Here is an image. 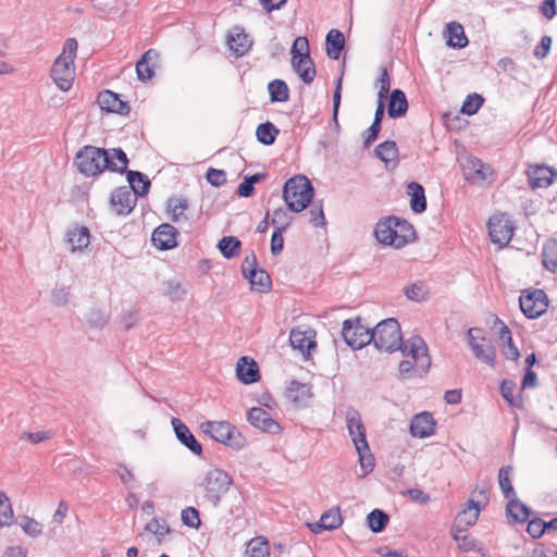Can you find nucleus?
<instances>
[{"label":"nucleus","instance_id":"1","mask_svg":"<svg viewBox=\"0 0 557 557\" xmlns=\"http://www.w3.org/2000/svg\"><path fill=\"white\" fill-rule=\"evenodd\" d=\"M372 343L379 350L387 352L400 350L404 356L412 357L422 371L431 367V357L423 338L412 336L404 342L400 325L394 318L385 319L375 325L372 330Z\"/></svg>","mask_w":557,"mask_h":557},{"label":"nucleus","instance_id":"2","mask_svg":"<svg viewBox=\"0 0 557 557\" xmlns=\"http://www.w3.org/2000/svg\"><path fill=\"white\" fill-rule=\"evenodd\" d=\"M77 47L76 39H66L63 45L62 53L54 60L50 70L52 81L63 91L71 89L74 81V59L76 57Z\"/></svg>","mask_w":557,"mask_h":557},{"label":"nucleus","instance_id":"3","mask_svg":"<svg viewBox=\"0 0 557 557\" xmlns=\"http://www.w3.org/2000/svg\"><path fill=\"white\" fill-rule=\"evenodd\" d=\"M74 164L85 176H95L104 170H114L110 150L94 146H84L75 156Z\"/></svg>","mask_w":557,"mask_h":557},{"label":"nucleus","instance_id":"4","mask_svg":"<svg viewBox=\"0 0 557 557\" xmlns=\"http://www.w3.org/2000/svg\"><path fill=\"white\" fill-rule=\"evenodd\" d=\"M314 188L304 175H296L286 181L283 189V199L293 212H301L312 201Z\"/></svg>","mask_w":557,"mask_h":557},{"label":"nucleus","instance_id":"5","mask_svg":"<svg viewBox=\"0 0 557 557\" xmlns=\"http://www.w3.org/2000/svg\"><path fill=\"white\" fill-rule=\"evenodd\" d=\"M232 483V476L224 470L212 469L208 471L200 483V487L203 491V499L212 504L213 507H218Z\"/></svg>","mask_w":557,"mask_h":557},{"label":"nucleus","instance_id":"6","mask_svg":"<svg viewBox=\"0 0 557 557\" xmlns=\"http://www.w3.org/2000/svg\"><path fill=\"white\" fill-rule=\"evenodd\" d=\"M201 430L214 441L235 450L246 445V438L227 421H207L201 424Z\"/></svg>","mask_w":557,"mask_h":557},{"label":"nucleus","instance_id":"7","mask_svg":"<svg viewBox=\"0 0 557 557\" xmlns=\"http://www.w3.org/2000/svg\"><path fill=\"white\" fill-rule=\"evenodd\" d=\"M292 66L305 84H311L317 71L309 54V44L306 37H297L292 47Z\"/></svg>","mask_w":557,"mask_h":557},{"label":"nucleus","instance_id":"8","mask_svg":"<svg viewBox=\"0 0 557 557\" xmlns=\"http://www.w3.org/2000/svg\"><path fill=\"white\" fill-rule=\"evenodd\" d=\"M242 274L250 283L251 289L259 293L271 290V277L265 270L259 267L257 256L253 251L245 257L242 263Z\"/></svg>","mask_w":557,"mask_h":557},{"label":"nucleus","instance_id":"9","mask_svg":"<svg viewBox=\"0 0 557 557\" xmlns=\"http://www.w3.org/2000/svg\"><path fill=\"white\" fill-rule=\"evenodd\" d=\"M472 495L478 496L479 499L470 498L466 503L465 508L457 515L451 527L467 531L468 528L476 523L481 509L485 508L488 504V497L484 490H474Z\"/></svg>","mask_w":557,"mask_h":557},{"label":"nucleus","instance_id":"10","mask_svg":"<svg viewBox=\"0 0 557 557\" xmlns=\"http://www.w3.org/2000/svg\"><path fill=\"white\" fill-rule=\"evenodd\" d=\"M520 309L528 319H537L548 308V297L543 289H525L519 298Z\"/></svg>","mask_w":557,"mask_h":557},{"label":"nucleus","instance_id":"11","mask_svg":"<svg viewBox=\"0 0 557 557\" xmlns=\"http://www.w3.org/2000/svg\"><path fill=\"white\" fill-rule=\"evenodd\" d=\"M482 329L480 327H471L468 330V341L471 347V350L475 358L490 366L491 368L495 367L496 359V349L492 344V341L480 336L482 333Z\"/></svg>","mask_w":557,"mask_h":557},{"label":"nucleus","instance_id":"12","mask_svg":"<svg viewBox=\"0 0 557 557\" xmlns=\"http://www.w3.org/2000/svg\"><path fill=\"white\" fill-rule=\"evenodd\" d=\"M342 336L352 349H361L372 343V330L363 326L359 318L343 322Z\"/></svg>","mask_w":557,"mask_h":557},{"label":"nucleus","instance_id":"13","mask_svg":"<svg viewBox=\"0 0 557 557\" xmlns=\"http://www.w3.org/2000/svg\"><path fill=\"white\" fill-rule=\"evenodd\" d=\"M346 423L349 435L358 453L369 451V445L366 436V428L361 421L360 413L355 408H348L346 411Z\"/></svg>","mask_w":557,"mask_h":557},{"label":"nucleus","instance_id":"14","mask_svg":"<svg viewBox=\"0 0 557 557\" xmlns=\"http://www.w3.org/2000/svg\"><path fill=\"white\" fill-rule=\"evenodd\" d=\"M525 174L531 189L547 188L557 181V170L545 164L529 165Z\"/></svg>","mask_w":557,"mask_h":557},{"label":"nucleus","instance_id":"15","mask_svg":"<svg viewBox=\"0 0 557 557\" xmlns=\"http://www.w3.org/2000/svg\"><path fill=\"white\" fill-rule=\"evenodd\" d=\"M513 234V226L505 214L494 215L488 221L491 240L500 246L507 245Z\"/></svg>","mask_w":557,"mask_h":557},{"label":"nucleus","instance_id":"16","mask_svg":"<svg viewBox=\"0 0 557 557\" xmlns=\"http://www.w3.org/2000/svg\"><path fill=\"white\" fill-rule=\"evenodd\" d=\"M137 201V195L128 186L114 189L110 202L119 215H127L132 212Z\"/></svg>","mask_w":557,"mask_h":557},{"label":"nucleus","instance_id":"17","mask_svg":"<svg viewBox=\"0 0 557 557\" xmlns=\"http://www.w3.org/2000/svg\"><path fill=\"white\" fill-rule=\"evenodd\" d=\"M248 422L256 429L270 434H277L282 428L271 416L261 407H252L247 413Z\"/></svg>","mask_w":557,"mask_h":557},{"label":"nucleus","instance_id":"18","mask_svg":"<svg viewBox=\"0 0 557 557\" xmlns=\"http://www.w3.org/2000/svg\"><path fill=\"white\" fill-rule=\"evenodd\" d=\"M178 232L169 223H163L158 226L152 233L153 245L161 250H169L176 247Z\"/></svg>","mask_w":557,"mask_h":557},{"label":"nucleus","instance_id":"19","mask_svg":"<svg viewBox=\"0 0 557 557\" xmlns=\"http://www.w3.org/2000/svg\"><path fill=\"white\" fill-rule=\"evenodd\" d=\"M285 397L297 408L306 407L312 397L311 386L292 380L286 387Z\"/></svg>","mask_w":557,"mask_h":557},{"label":"nucleus","instance_id":"20","mask_svg":"<svg viewBox=\"0 0 557 557\" xmlns=\"http://www.w3.org/2000/svg\"><path fill=\"white\" fill-rule=\"evenodd\" d=\"M171 423L173 425L176 438L193 454L201 456L202 446L189 431L188 426L178 418H172Z\"/></svg>","mask_w":557,"mask_h":557},{"label":"nucleus","instance_id":"21","mask_svg":"<svg viewBox=\"0 0 557 557\" xmlns=\"http://www.w3.org/2000/svg\"><path fill=\"white\" fill-rule=\"evenodd\" d=\"M97 101L101 110L107 112L119 113L122 115H126L129 112L127 102L120 99L119 95L111 90L100 91Z\"/></svg>","mask_w":557,"mask_h":557},{"label":"nucleus","instance_id":"22","mask_svg":"<svg viewBox=\"0 0 557 557\" xmlns=\"http://www.w3.org/2000/svg\"><path fill=\"white\" fill-rule=\"evenodd\" d=\"M314 335L315 333L311 329L307 331L293 329L289 334V343L294 349L299 350L304 356H309L310 350L317 346L313 339Z\"/></svg>","mask_w":557,"mask_h":557},{"label":"nucleus","instance_id":"23","mask_svg":"<svg viewBox=\"0 0 557 557\" xmlns=\"http://www.w3.org/2000/svg\"><path fill=\"white\" fill-rule=\"evenodd\" d=\"M435 420L428 411L416 414L410 423V433L414 437L424 438L434 433Z\"/></svg>","mask_w":557,"mask_h":557},{"label":"nucleus","instance_id":"24","mask_svg":"<svg viewBox=\"0 0 557 557\" xmlns=\"http://www.w3.org/2000/svg\"><path fill=\"white\" fill-rule=\"evenodd\" d=\"M388 221H393V226L396 231V248H401L417 239L416 230L407 220L391 215L388 216Z\"/></svg>","mask_w":557,"mask_h":557},{"label":"nucleus","instance_id":"25","mask_svg":"<svg viewBox=\"0 0 557 557\" xmlns=\"http://www.w3.org/2000/svg\"><path fill=\"white\" fill-rule=\"evenodd\" d=\"M450 535L454 541L457 543L458 548L463 553L469 552H478L481 553L482 556H485L483 552L484 546L483 543L479 540L470 536L467 531L457 529V527L450 528Z\"/></svg>","mask_w":557,"mask_h":557},{"label":"nucleus","instance_id":"26","mask_svg":"<svg viewBox=\"0 0 557 557\" xmlns=\"http://www.w3.org/2000/svg\"><path fill=\"white\" fill-rule=\"evenodd\" d=\"M236 373L238 380L244 384L256 383L260 380L259 367L257 362L249 357L239 358Z\"/></svg>","mask_w":557,"mask_h":557},{"label":"nucleus","instance_id":"27","mask_svg":"<svg viewBox=\"0 0 557 557\" xmlns=\"http://www.w3.org/2000/svg\"><path fill=\"white\" fill-rule=\"evenodd\" d=\"M387 114L391 119H398L406 115L408 111V100L401 89H393L387 96Z\"/></svg>","mask_w":557,"mask_h":557},{"label":"nucleus","instance_id":"28","mask_svg":"<svg viewBox=\"0 0 557 557\" xmlns=\"http://www.w3.org/2000/svg\"><path fill=\"white\" fill-rule=\"evenodd\" d=\"M66 243L72 252L83 251L90 243V233L86 226H75L66 232Z\"/></svg>","mask_w":557,"mask_h":557},{"label":"nucleus","instance_id":"29","mask_svg":"<svg viewBox=\"0 0 557 557\" xmlns=\"http://www.w3.org/2000/svg\"><path fill=\"white\" fill-rule=\"evenodd\" d=\"M159 53L154 49H148L136 63L137 78L141 82L149 81L154 74V63Z\"/></svg>","mask_w":557,"mask_h":557},{"label":"nucleus","instance_id":"30","mask_svg":"<svg viewBox=\"0 0 557 557\" xmlns=\"http://www.w3.org/2000/svg\"><path fill=\"white\" fill-rule=\"evenodd\" d=\"M532 511L520 499L511 497L506 505V516L509 523L525 522L529 520Z\"/></svg>","mask_w":557,"mask_h":557},{"label":"nucleus","instance_id":"31","mask_svg":"<svg viewBox=\"0 0 557 557\" xmlns=\"http://www.w3.org/2000/svg\"><path fill=\"white\" fill-rule=\"evenodd\" d=\"M443 35L446 38L448 47L461 49L468 45V38L465 34L463 27L457 22L448 23Z\"/></svg>","mask_w":557,"mask_h":557},{"label":"nucleus","instance_id":"32","mask_svg":"<svg viewBox=\"0 0 557 557\" xmlns=\"http://www.w3.org/2000/svg\"><path fill=\"white\" fill-rule=\"evenodd\" d=\"M342 523L343 518L339 509L332 508L321 516L319 522L310 524V528L313 533H320L323 530H335L339 528Z\"/></svg>","mask_w":557,"mask_h":557},{"label":"nucleus","instance_id":"33","mask_svg":"<svg viewBox=\"0 0 557 557\" xmlns=\"http://www.w3.org/2000/svg\"><path fill=\"white\" fill-rule=\"evenodd\" d=\"M375 238L383 245H391L396 248L397 236L393 226V221H388V216L380 220L374 228Z\"/></svg>","mask_w":557,"mask_h":557},{"label":"nucleus","instance_id":"34","mask_svg":"<svg viewBox=\"0 0 557 557\" xmlns=\"http://www.w3.org/2000/svg\"><path fill=\"white\" fill-rule=\"evenodd\" d=\"M344 46L345 37L341 30L333 28L326 34L325 49L330 59L337 60L344 49Z\"/></svg>","mask_w":557,"mask_h":557},{"label":"nucleus","instance_id":"35","mask_svg":"<svg viewBox=\"0 0 557 557\" xmlns=\"http://www.w3.org/2000/svg\"><path fill=\"white\" fill-rule=\"evenodd\" d=\"M407 193L410 195V209L414 213H422L426 210V198L423 186L418 182H410L407 185Z\"/></svg>","mask_w":557,"mask_h":557},{"label":"nucleus","instance_id":"36","mask_svg":"<svg viewBox=\"0 0 557 557\" xmlns=\"http://www.w3.org/2000/svg\"><path fill=\"white\" fill-rule=\"evenodd\" d=\"M127 182L129 189L133 190L137 196L144 197L148 194L150 188V181L148 177L138 171L126 172Z\"/></svg>","mask_w":557,"mask_h":557},{"label":"nucleus","instance_id":"37","mask_svg":"<svg viewBox=\"0 0 557 557\" xmlns=\"http://www.w3.org/2000/svg\"><path fill=\"white\" fill-rule=\"evenodd\" d=\"M542 263L543 267L550 272L557 270V240L549 238L545 242L542 250Z\"/></svg>","mask_w":557,"mask_h":557},{"label":"nucleus","instance_id":"38","mask_svg":"<svg viewBox=\"0 0 557 557\" xmlns=\"http://www.w3.org/2000/svg\"><path fill=\"white\" fill-rule=\"evenodd\" d=\"M216 247L224 258L233 259L238 256L242 242L235 236H224L219 240Z\"/></svg>","mask_w":557,"mask_h":557},{"label":"nucleus","instance_id":"39","mask_svg":"<svg viewBox=\"0 0 557 557\" xmlns=\"http://www.w3.org/2000/svg\"><path fill=\"white\" fill-rule=\"evenodd\" d=\"M278 133V128L270 121L259 124L256 129L258 141L265 146L274 144Z\"/></svg>","mask_w":557,"mask_h":557},{"label":"nucleus","instance_id":"40","mask_svg":"<svg viewBox=\"0 0 557 557\" xmlns=\"http://www.w3.org/2000/svg\"><path fill=\"white\" fill-rule=\"evenodd\" d=\"M271 102H286L289 99V89L282 79H273L268 85Z\"/></svg>","mask_w":557,"mask_h":557},{"label":"nucleus","instance_id":"41","mask_svg":"<svg viewBox=\"0 0 557 557\" xmlns=\"http://www.w3.org/2000/svg\"><path fill=\"white\" fill-rule=\"evenodd\" d=\"M247 557H270V546L267 539L258 536L249 541L246 549Z\"/></svg>","mask_w":557,"mask_h":557},{"label":"nucleus","instance_id":"42","mask_svg":"<svg viewBox=\"0 0 557 557\" xmlns=\"http://www.w3.org/2000/svg\"><path fill=\"white\" fill-rule=\"evenodd\" d=\"M374 152L375 156L386 164L389 161L397 160L398 158V148L394 140H385L381 143L376 146Z\"/></svg>","mask_w":557,"mask_h":557},{"label":"nucleus","instance_id":"43","mask_svg":"<svg viewBox=\"0 0 557 557\" xmlns=\"http://www.w3.org/2000/svg\"><path fill=\"white\" fill-rule=\"evenodd\" d=\"M188 208V202L183 198H170L168 200V212L171 214V221L178 223L182 219L187 220L185 211Z\"/></svg>","mask_w":557,"mask_h":557},{"label":"nucleus","instance_id":"44","mask_svg":"<svg viewBox=\"0 0 557 557\" xmlns=\"http://www.w3.org/2000/svg\"><path fill=\"white\" fill-rule=\"evenodd\" d=\"M367 521H368V525L372 532L380 533L386 528V525L389 521V517L386 512L376 508V509H373L368 515Z\"/></svg>","mask_w":557,"mask_h":557},{"label":"nucleus","instance_id":"45","mask_svg":"<svg viewBox=\"0 0 557 557\" xmlns=\"http://www.w3.org/2000/svg\"><path fill=\"white\" fill-rule=\"evenodd\" d=\"M145 531L152 533L158 543H161L166 534L171 532V528L164 519L152 518L146 525Z\"/></svg>","mask_w":557,"mask_h":557},{"label":"nucleus","instance_id":"46","mask_svg":"<svg viewBox=\"0 0 557 557\" xmlns=\"http://www.w3.org/2000/svg\"><path fill=\"white\" fill-rule=\"evenodd\" d=\"M512 472L511 466H505L499 469L498 484L505 498L509 499L515 497L516 493L511 485L510 474Z\"/></svg>","mask_w":557,"mask_h":557},{"label":"nucleus","instance_id":"47","mask_svg":"<svg viewBox=\"0 0 557 557\" xmlns=\"http://www.w3.org/2000/svg\"><path fill=\"white\" fill-rule=\"evenodd\" d=\"M467 169H469L471 172L468 173L471 177H478L481 181H484L487 178V176L492 175L493 171L492 168L485 163H483L478 158H472L468 160Z\"/></svg>","mask_w":557,"mask_h":557},{"label":"nucleus","instance_id":"48","mask_svg":"<svg viewBox=\"0 0 557 557\" xmlns=\"http://www.w3.org/2000/svg\"><path fill=\"white\" fill-rule=\"evenodd\" d=\"M111 159H112V166L114 170H110L111 172H117V173H126L127 164H128V158L124 150L122 148H112L109 149Z\"/></svg>","mask_w":557,"mask_h":557},{"label":"nucleus","instance_id":"49","mask_svg":"<svg viewBox=\"0 0 557 557\" xmlns=\"http://www.w3.org/2000/svg\"><path fill=\"white\" fill-rule=\"evenodd\" d=\"M483 103L484 98L481 95L473 92L467 96L461 106L460 112L466 115H473L479 111Z\"/></svg>","mask_w":557,"mask_h":557},{"label":"nucleus","instance_id":"50","mask_svg":"<svg viewBox=\"0 0 557 557\" xmlns=\"http://www.w3.org/2000/svg\"><path fill=\"white\" fill-rule=\"evenodd\" d=\"M13 519V510L9 497L4 492H0V525H11Z\"/></svg>","mask_w":557,"mask_h":557},{"label":"nucleus","instance_id":"51","mask_svg":"<svg viewBox=\"0 0 557 557\" xmlns=\"http://www.w3.org/2000/svg\"><path fill=\"white\" fill-rule=\"evenodd\" d=\"M164 295L171 300L177 301L184 298L186 290L182 287L181 283L175 280H169L163 283Z\"/></svg>","mask_w":557,"mask_h":557},{"label":"nucleus","instance_id":"52","mask_svg":"<svg viewBox=\"0 0 557 557\" xmlns=\"http://www.w3.org/2000/svg\"><path fill=\"white\" fill-rule=\"evenodd\" d=\"M181 519L184 525L196 530H198L201 524L199 511L191 506L182 510Z\"/></svg>","mask_w":557,"mask_h":557},{"label":"nucleus","instance_id":"53","mask_svg":"<svg viewBox=\"0 0 557 557\" xmlns=\"http://www.w3.org/2000/svg\"><path fill=\"white\" fill-rule=\"evenodd\" d=\"M85 319L88 325L94 329H102L108 322L106 313L95 308L87 312Z\"/></svg>","mask_w":557,"mask_h":557},{"label":"nucleus","instance_id":"54","mask_svg":"<svg viewBox=\"0 0 557 557\" xmlns=\"http://www.w3.org/2000/svg\"><path fill=\"white\" fill-rule=\"evenodd\" d=\"M376 86L379 87L377 99L386 100L391 89V77L385 67L381 69V74L376 79Z\"/></svg>","mask_w":557,"mask_h":557},{"label":"nucleus","instance_id":"55","mask_svg":"<svg viewBox=\"0 0 557 557\" xmlns=\"http://www.w3.org/2000/svg\"><path fill=\"white\" fill-rule=\"evenodd\" d=\"M20 525L27 535L33 537L38 536L42 532V525L35 519L27 516H23L21 518Z\"/></svg>","mask_w":557,"mask_h":557},{"label":"nucleus","instance_id":"56","mask_svg":"<svg viewBox=\"0 0 557 557\" xmlns=\"http://www.w3.org/2000/svg\"><path fill=\"white\" fill-rule=\"evenodd\" d=\"M246 39L247 35L244 33L237 34L236 37L230 36L227 40L230 49L233 50L237 55H243L248 50Z\"/></svg>","mask_w":557,"mask_h":557},{"label":"nucleus","instance_id":"57","mask_svg":"<svg viewBox=\"0 0 557 557\" xmlns=\"http://www.w3.org/2000/svg\"><path fill=\"white\" fill-rule=\"evenodd\" d=\"M310 222L314 227H322L325 225V218L322 207V201L313 202L310 210Z\"/></svg>","mask_w":557,"mask_h":557},{"label":"nucleus","instance_id":"58","mask_svg":"<svg viewBox=\"0 0 557 557\" xmlns=\"http://www.w3.org/2000/svg\"><path fill=\"white\" fill-rule=\"evenodd\" d=\"M292 218L287 211L283 208L276 209L273 212L272 224L275 225V230L285 231L290 224Z\"/></svg>","mask_w":557,"mask_h":557},{"label":"nucleus","instance_id":"59","mask_svg":"<svg viewBox=\"0 0 557 557\" xmlns=\"http://www.w3.org/2000/svg\"><path fill=\"white\" fill-rule=\"evenodd\" d=\"M398 369H399L400 374L405 379L410 377L412 375L413 371L420 372V373L428 372V370L422 371V369L418 366L417 361L412 357H411V359H406V360L400 361Z\"/></svg>","mask_w":557,"mask_h":557},{"label":"nucleus","instance_id":"60","mask_svg":"<svg viewBox=\"0 0 557 557\" xmlns=\"http://www.w3.org/2000/svg\"><path fill=\"white\" fill-rule=\"evenodd\" d=\"M206 178L212 186L220 187L226 183V173L223 170L209 168L206 173Z\"/></svg>","mask_w":557,"mask_h":557},{"label":"nucleus","instance_id":"61","mask_svg":"<svg viewBox=\"0 0 557 557\" xmlns=\"http://www.w3.org/2000/svg\"><path fill=\"white\" fill-rule=\"evenodd\" d=\"M70 300V287L55 286L52 289V301L55 306H66Z\"/></svg>","mask_w":557,"mask_h":557},{"label":"nucleus","instance_id":"62","mask_svg":"<svg viewBox=\"0 0 557 557\" xmlns=\"http://www.w3.org/2000/svg\"><path fill=\"white\" fill-rule=\"evenodd\" d=\"M516 388V384L513 381L511 380H504L502 383H500V394L503 396V398L510 405V406H515V407H518L519 404L517 401H515V398H513V389Z\"/></svg>","mask_w":557,"mask_h":557},{"label":"nucleus","instance_id":"63","mask_svg":"<svg viewBox=\"0 0 557 557\" xmlns=\"http://www.w3.org/2000/svg\"><path fill=\"white\" fill-rule=\"evenodd\" d=\"M382 125L372 123L366 131L362 133L363 146L369 148L379 137Z\"/></svg>","mask_w":557,"mask_h":557},{"label":"nucleus","instance_id":"64","mask_svg":"<svg viewBox=\"0 0 557 557\" xmlns=\"http://www.w3.org/2000/svg\"><path fill=\"white\" fill-rule=\"evenodd\" d=\"M527 532L533 539H540L545 533L544 520L541 518H533L529 520Z\"/></svg>","mask_w":557,"mask_h":557}]
</instances>
